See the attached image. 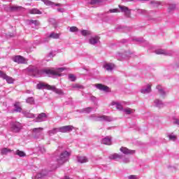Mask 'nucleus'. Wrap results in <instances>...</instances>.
<instances>
[{"mask_svg":"<svg viewBox=\"0 0 179 179\" xmlns=\"http://www.w3.org/2000/svg\"><path fill=\"white\" fill-rule=\"evenodd\" d=\"M65 71L64 68H58L56 69H49L43 71L46 75H52L53 76H61V72Z\"/></svg>","mask_w":179,"mask_h":179,"instance_id":"obj_1","label":"nucleus"},{"mask_svg":"<svg viewBox=\"0 0 179 179\" xmlns=\"http://www.w3.org/2000/svg\"><path fill=\"white\" fill-rule=\"evenodd\" d=\"M71 156V152H69L68 151H64L60 154L59 159H57V163L59 166H62L64 163H66L68 160V157Z\"/></svg>","mask_w":179,"mask_h":179,"instance_id":"obj_2","label":"nucleus"},{"mask_svg":"<svg viewBox=\"0 0 179 179\" xmlns=\"http://www.w3.org/2000/svg\"><path fill=\"white\" fill-rule=\"evenodd\" d=\"M73 128L74 127L72 125L63 126L58 128V131L62 132V134H66L73 131Z\"/></svg>","mask_w":179,"mask_h":179,"instance_id":"obj_3","label":"nucleus"},{"mask_svg":"<svg viewBox=\"0 0 179 179\" xmlns=\"http://www.w3.org/2000/svg\"><path fill=\"white\" fill-rule=\"evenodd\" d=\"M47 90H52L55 93H57V94H64L62 90L57 89L54 85H47Z\"/></svg>","mask_w":179,"mask_h":179,"instance_id":"obj_4","label":"nucleus"},{"mask_svg":"<svg viewBox=\"0 0 179 179\" xmlns=\"http://www.w3.org/2000/svg\"><path fill=\"white\" fill-rule=\"evenodd\" d=\"M14 62H17V64H24L26 62V59L20 55H17L13 57Z\"/></svg>","mask_w":179,"mask_h":179,"instance_id":"obj_5","label":"nucleus"},{"mask_svg":"<svg viewBox=\"0 0 179 179\" xmlns=\"http://www.w3.org/2000/svg\"><path fill=\"white\" fill-rule=\"evenodd\" d=\"M120 9H121L122 12H124L127 16V17H129L131 16V10L128 8L127 6H119Z\"/></svg>","mask_w":179,"mask_h":179,"instance_id":"obj_6","label":"nucleus"},{"mask_svg":"<svg viewBox=\"0 0 179 179\" xmlns=\"http://www.w3.org/2000/svg\"><path fill=\"white\" fill-rule=\"evenodd\" d=\"M120 150L124 153V155H134V153H135V150H129L125 147H122Z\"/></svg>","mask_w":179,"mask_h":179,"instance_id":"obj_7","label":"nucleus"},{"mask_svg":"<svg viewBox=\"0 0 179 179\" xmlns=\"http://www.w3.org/2000/svg\"><path fill=\"white\" fill-rule=\"evenodd\" d=\"M95 87L99 90H103V92H110V88L108 86L103 85V84H96Z\"/></svg>","mask_w":179,"mask_h":179,"instance_id":"obj_8","label":"nucleus"},{"mask_svg":"<svg viewBox=\"0 0 179 179\" xmlns=\"http://www.w3.org/2000/svg\"><path fill=\"white\" fill-rule=\"evenodd\" d=\"M11 129L13 132H19L22 129V125L19 122L15 123L13 124Z\"/></svg>","mask_w":179,"mask_h":179,"instance_id":"obj_9","label":"nucleus"},{"mask_svg":"<svg viewBox=\"0 0 179 179\" xmlns=\"http://www.w3.org/2000/svg\"><path fill=\"white\" fill-rule=\"evenodd\" d=\"M100 40V37L99 36H93L91 37L89 40L90 44L94 45V44H97Z\"/></svg>","mask_w":179,"mask_h":179,"instance_id":"obj_10","label":"nucleus"},{"mask_svg":"<svg viewBox=\"0 0 179 179\" xmlns=\"http://www.w3.org/2000/svg\"><path fill=\"white\" fill-rule=\"evenodd\" d=\"M103 68L106 69V71H113L115 68V64L113 63H106L104 64Z\"/></svg>","mask_w":179,"mask_h":179,"instance_id":"obj_11","label":"nucleus"},{"mask_svg":"<svg viewBox=\"0 0 179 179\" xmlns=\"http://www.w3.org/2000/svg\"><path fill=\"white\" fill-rule=\"evenodd\" d=\"M43 118H47V115L45 113H42L38 115L36 117V122H41V121H43Z\"/></svg>","mask_w":179,"mask_h":179,"instance_id":"obj_12","label":"nucleus"},{"mask_svg":"<svg viewBox=\"0 0 179 179\" xmlns=\"http://www.w3.org/2000/svg\"><path fill=\"white\" fill-rule=\"evenodd\" d=\"M22 9H23V7L19 6H14L10 7V10L11 12H18V10H22Z\"/></svg>","mask_w":179,"mask_h":179,"instance_id":"obj_13","label":"nucleus"},{"mask_svg":"<svg viewBox=\"0 0 179 179\" xmlns=\"http://www.w3.org/2000/svg\"><path fill=\"white\" fill-rule=\"evenodd\" d=\"M150 92H152V85H148L146 89L141 90V93H143V94H146L147 93H150Z\"/></svg>","mask_w":179,"mask_h":179,"instance_id":"obj_14","label":"nucleus"},{"mask_svg":"<svg viewBox=\"0 0 179 179\" xmlns=\"http://www.w3.org/2000/svg\"><path fill=\"white\" fill-rule=\"evenodd\" d=\"M15 109L14 111L16 113H22V107H20V103L17 102L14 104Z\"/></svg>","mask_w":179,"mask_h":179,"instance_id":"obj_15","label":"nucleus"},{"mask_svg":"<svg viewBox=\"0 0 179 179\" xmlns=\"http://www.w3.org/2000/svg\"><path fill=\"white\" fill-rule=\"evenodd\" d=\"M122 157V156H121L119 154H113L109 156V159H110V160H117V159H121Z\"/></svg>","mask_w":179,"mask_h":179,"instance_id":"obj_16","label":"nucleus"},{"mask_svg":"<svg viewBox=\"0 0 179 179\" xmlns=\"http://www.w3.org/2000/svg\"><path fill=\"white\" fill-rule=\"evenodd\" d=\"M43 131H44V128L43 127H37V128H34L32 129V132L33 134H41V132H43Z\"/></svg>","mask_w":179,"mask_h":179,"instance_id":"obj_17","label":"nucleus"},{"mask_svg":"<svg viewBox=\"0 0 179 179\" xmlns=\"http://www.w3.org/2000/svg\"><path fill=\"white\" fill-rule=\"evenodd\" d=\"M31 15H41V11L37 8H34L29 10Z\"/></svg>","mask_w":179,"mask_h":179,"instance_id":"obj_18","label":"nucleus"},{"mask_svg":"<svg viewBox=\"0 0 179 179\" xmlns=\"http://www.w3.org/2000/svg\"><path fill=\"white\" fill-rule=\"evenodd\" d=\"M78 162L79 163H87L88 159L86 157H78Z\"/></svg>","mask_w":179,"mask_h":179,"instance_id":"obj_19","label":"nucleus"},{"mask_svg":"<svg viewBox=\"0 0 179 179\" xmlns=\"http://www.w3.org/2000/svg\"><path fill=\"white\" fill-rule=\"evenodd\" d=\"M102 143L103 145H111V138H105L102 140Z\"/></svg>","mask_w":179,"mask_h":179,"instance_id":"obj_20","label":"nucleus"},{"mask_svg":"<svg viewBox=\"0 0 179 179\" xmlns=\"http://www.w3.org/2000/svg\"><path fill=\"white\" fill-rule=\"evenodd\" d=\"M112 106H115V107L117 110H123L124 109V108L122 107V105H121V103H119L117 102H112Z\"/></svg>","mask_w":179,"mask_h":179,"instance_id":"obj_21","label":"nucleus"},{"mask_svg":"<svg viewBox=\"0 0 179 179\" xmlns=\"http://www.w3.org/2000/svg\"><path fill=\"white\" fill-rule=\"evenodd\" d=\"M47 86H50L48 84H45L44 83H41L36 85L37 89H42L43 87H45L47 89Z\"/></svg>","mask_w":179,"mask_h":179,"instance_id":"obj_22","label":"nucleus"},{"mask_svg":"<svg viewBox=\"0 0 179 179\" xmlns=\"http://www.w3.org/2000/svg\"><path fill=\"white\" fill-rule=\"evenodd\" d=\"M57 131H58V128H54L53 129L48 131V134L50 136H51L52 135H55V134H57Z\"/></svg>","mask_w":179,"mask_h":179,"instance_id":"obj_23","label":"nucleus"},{"mask_svg":"<svg viewBox=\"0 0 179 179\" xmlns=\"http://www.w3.org/2000/svg\"><path fill=\"white\" fill-rule=\"evenodd\" d=\"M29 24H35V26H38L40 24V22L38 20H28Z\"/></svg>","mask_w":179,"mask_h":179,"instance_id":"obj_24","label":"nucleus"},{"mask_svg":"<svg viewBox=\"0 0 179 179\" xmlns=\"http://www.w3.org/2000/svg\"><path fill=\"white\" fill-rule=\"evenodd\" d=\"M15 155H17V156H20V157H24V156H26V153H24V152L20 151L19 150H16Z\"/></svg>","mask_w":179,"mask_h":179,"instance_id":"obj_25","label":"nucleus"},{"mask_svg":"<svg viewBox=\"0 0 179 179\" xmlns=\"http://www.w3.org/2000/svg\"><path fill=\"white\" fill-rule=\"evenodd\" d=\"M72 87L73 89H81V90L85 89V87H83V85L80 84H74L72 85Z\"/></svg>","mask_w":179,"mask_h":179,"instance_id":"obj_26","label":"nucleus"},{"mask_svg":"<svg viewBox=\"0 0 179 179\" xmlns=\"http://www.w3.org/2000/svg\"><path fill=\"white\" fill-rule=\"evenodd\" d=\"M42 2H44L45 5H48V6L51 5H55V3L49 0H41Z\"/></svg>","mask_w":179,"mask_h":179,"instance_id":"obj_27","label":"nucleus"},{"mask_svg":"<svg viewBox=\"0 0 179 179\" xmlns=\"http://www.w3.org/2000/svg\"><path fill=\"white\" fill-rule=\"evenodd\" d=\"M49 38H59V34H55V33H52L49 36Z\"/></svg>","mask_w":179,"mask_h":179,"instance_id":"obj_28","label":"nucleus"},{"mask_svg":"<svg viewBox=\"0 0 179 179\" xmlns=\"http://www.w3.org/2000/svg\"><path fill=\"white\" fill-rule=\"evenodd\" d=\"M124 111L128 115H129V114H132L134 113V110L131 109L130 108L124 109Z\"/></svg>","mask_w":179,"mask_h":179,"instance_id":"obj_29","label":"nucleus"},{"mask_svg":"<svg viewBox=\"0 0 179 179\" xmlns=\"http://www.w3.org/2000/svg\"><path fill=\"white\" fill-rule=\"evenodd\" d=\"M5 80H6V82L8 83H13V82H15V80H13V78H12V77L10 76H6V79H4Z\"/></svg>","mask_w":179,"mask_h":179,"instance_id":"obj_30","label":"nucleus"},{"mask_svg":"<svg viewBox=\"0 0 179 179\" xmlns=\"http://www.w3.org/2000/svg\"><path fill=\"white\" fill-rule=\"evenodd\" d=\"M82 36H90L91 33L90 31L87 30H83L81 31Z\"/></svg>","mask_w":179,"mask_h":179,"instance_id":"obj_31","label":"nucleus"},{"mask_svg":"<svg viewBox=\"0 0 179 179\" xmlns=\"http://www.w3.org/2000/svg\"><path fill=\"white\" fill-rule=\"evenodd\" d=\"M8 152H11V150L10 149L4 148L1 150V155H6L7 153H8Z\"/></svg>","mask_w":179,"mask_h":179,"instance_id":"obj_32","label":"nucleus"},{"mask_svg":"<svg viewBox=\"0 0 179 179\" xmlns=\"http://www.w3.org/2000/svg\"><path fill=\"white\" fill-rule=\"evenodd\" d=\"M69 79H70L71 82H75V80H76V77H75L73 74H69Z\"/></svg>","mask_w":179,"mask_h":179,"instance_id":"obj_33","label":"nucleus"},{"mask_svg":"<svg viewBox=\"0 0 179 179\" xmlns=\"http://www.w3.org/2000/svg\"><path fill=\"white\" fill-rule=\"evenodd\" d=\"M78 31H79V29L76 27H70V31H71L72 33H75Z\"/></svg>","mask_w":179,"mask_h":179,"instance_id":"obj_34","label":"nucleus"},{"mask_svg":"<svg viewBox=\"0 0 179 179\" xmlns=\"http://www.w3.org/2000/svg\"><path fill=\"white\" fill-rule=\"evenodd\" d=\"M8 76L6 73H4L2 71H0V78H2V79H6V78Z\"/></svg>","mask_w":179,"mask_h":179,"instance_id":"obj_35","label":"nucleus"},{"mask_svg":"<svg viewBox=\"0 0 179 179\" xmlns=\"http://www.w3.org/2000/svg\"><path fill=\"white\" fill-rule=\"evenodd\" d=\"M169 141H176V139H177V136L174 135H169Z\"/></svg>","mask_w":179,"mask_h":179,"instance_id":"obj_36","label":"nucleus"},{"mask_svg":"<svg viewBox=\"0 0 179 179\" xmlns=\"http://www.w3.org/2000/svg\"><path fill=\"white\" fill-rule=\"evenodd\" d=\"M27 103H30L31 104H33V103H34V98H33V97L29 98L27 100Z\"/></svg>","mask_w":179,"mask_h":179,"instance_id":"obj_37","label":"nucleus"},{"mask_svg":"<svg viewBox=\"0 0 179 179\" xmlns=\"http://www.w3.org/2000/svg\"><path fill=\"white\" fill-rule=\"evenodd\" d=\"M109 12L110 13H117L118 11V9L117 8H114V9H110L109 10Z\"/></svg>","mask_w":179,"mask_h":179,"instance_id":"obj_38","label":"nucleus"},{"mask_svg":"<svg viewBox=\"0 0 179 179\" xmlns=\"http://www.w3.org/2000/svg\"><path fill=\"white\" fill-rule=\"evenodd\" d=\"M174 9H176V4H172L169 6V10H174Z\"/></svg>","mask_w":179,"mask_h":179,"instance_id":"obj_39","label":"nucleus"},{"mask_svg":"<svg viewBox=\"0 0 179 179\" xmlns=\"http://www.w3.org/2000/svg\"><path fill=\"white\" fill-rule=\"evenodd\" d=\"M92 110H93L92 108L88 107V108H85L84 109V111H85V113H90L92 111Z\"/></svg>","mask_w":179,"mask_h":179,"instance_id":"obj_40","label":"nucleus"},{"mask_svg":"<svg viewBox=\"0 0 179 179\" xmlns=\"http://www.w3.org/2000/svg\"><path fill=\"white\" fill-rule=\"evenodd\" d=\"M99 0H91L90 4L91 5H96V3H98Z\"/></svg>","mask_w":179,"mask_h":179,"instance_id":"obj_41","label":"nucleus"},{"mask_svg":"<svg viewBox=\"0 0 179 179\" xmlns=\"http://www.w3.org/2000/svg\"><path fill=\"white\" fill-rule=\"evenodd\" d=\"M156 54H164V50H156Z\"/></svg>","mask_w":179,"mask_h":179,"instance_id":"obj_42","label":"nucleus"},{"mask_svg":"<svg viewBox=\"0 0 179 179\" xmlns=\"http://www.w3.org/2000/svg\"><path fill=\"white\" fill-rule=\"evenodd\" d=\"M129 179H138V178H136V176L135 175H131V176H129L128 177Z\"/></svg>","mask_w":179,"mask_h":179,"instance_id":"obj_43","label":"nucleus"},{"mask_svg":"<svg viewBox=\"0 0 179 179\" xmlns=\"http://www.w3.org/2000/svg\"><path fill=\"white\" fill-rule=\"evenodd\" d=\"M37 177H38V178H43V177H44V175H43V174H41V173H38V174L37 175Z\"/></svg>","mask_w":179,"mask_h":179,"instance_id":"obj_44","label":"nucleus"},{"mask_svg":"<svg viewBox=\"0 0 179 179\" xmlns=\"http://www.w3.org/2000/svg\"><path fill=\"white\" fill-rule=\"evenodd\" d=\"M101 120H107V117L103 115L100 117Z\"/></svg>","mask_w":179,"mask_h":179,"instance_id":"obj_45","label":"nucleus"},{"mask_svg":"<svg viewBox=\"0 0 179 179\" xmlns=\"http://www.w3.org/2000/svg\"><path fill=\"white\" fill-rule=\"evenodd\" d=\"M55 5V6H61V3H56Z\"/></svg>","mask_w":179,"mask_h":179,"instance_id":"obj_46","label":"nucleus"},{"mask_svg":"<svg viewBox=\"0 0 179 179\" xmlns=\"http://www.w3.org/2000/svg\"><path fill=\"white\" fill-rule=\"evenodd\" d=\"M159 93H164L163 90H159Z\"/></svg>","mask_w":179,"mask_h":179,"instance_id":"obj_47","label":"nucleus"},{"mask_svg":"<svg viewBox=\"0 0 179 179\" xmlns=\"http://www.w3.org/2000/svg\"><path fill=\"white\" fill-rule=\"evenodd\" d=\"M175 122H176V124H179V120H176Z\"/></svg>","mask_w":179,"mask_h":179,"instance_id":"obj_48","label":"nucleus"},{"mask_svg":"<svg viewBox=\"0 0 179 179\" xmlns=\"http://www.w3.org/2000/svg\"><path fill=\"white\" fill-rule=\"evenodd\" d=\"M138 1H148V0H138Z\"/></svg>","mask_w":179,"mask_h":179,"instance_id":"obj_49","label":"nucleus"}]
</instances>
